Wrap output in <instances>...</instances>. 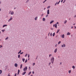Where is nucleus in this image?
Masks as SVG:
<instances>
[{
	"label": "nucleus",
	"mask_w": 76,
	"mask_h": 76,
	"mask_svg": "<svg viewBox=\"0 0 76 76\" xmlns=\"http://www.w3.org/2000/svg\"><path fill=\"white\" fill-rule=\"evenodd\" d=\"M54 58L53 57L51 58L50 59V61H51V62L52 63V64H53V62H54Z\"/></svg>",
	"instance_id": "obj_1"
},
{
	"label": "nucleus",
	"mask_w": 76,
	"mask_h": 76,
	"mask_svg": "<svg viewBox=\"0 0 76 76\" xmlns=\"http://www.w3.org/2000/svg\"><path fill=\"white\" fill-rule=\"evenodd\" d=\"M9 14H11L12 15L14 14V12L13 11H10L9 13Z\"/></svg>",
	"instance_id": "obj_2"
},
{
	"label": "nucleus",
	"mask_w": 76,
	"mask_h": 76,
	"mask_svg": "<svg viewBox=\"0 0 76 76\" xmlns=\"http://www.w3.org/2000/svg\"><path fill=\"white\" fill-rule=\"evenodd\" d=\"M27 69H28V67L27 66H26L24 68L23 70V71H26L27 70Z\"/></svg>",
	"instance_id": "obj_3"
},
{
	"label": "nucleus",
	"mask_w": 76,
	"mask_h": 76,
	"mask_svg": "<svg viewBox=\"0 0 76 76\" xmlns=\"http://www.w3.org/2000/svg\"><path fill=\"white\" fill-rule=\"evenodd\" d=\"M53 26L54 27V26H55V28H57V24H53Z\"/></svg>",
	"instance_id": "obj_4"
},
{
	"label": "nucleus",
	"mask_w": 76,
	"mask_h": 76,
	"mask_svg": "<svg viewBox=\"0 0 76 76\" xmlns=\"http://www.w3.org/2000/svg\"><path fill=\"white\" fill-rule=\"evenodd\" d=\"M13 19V18L12 17H11L10 18V19H9L8 21L9 22H10V21H11V20H12Z\"/></svg>",
	"instance_id": "obj_5"
},
{
	"label": "nucleus",
	"mask_w": 76,
	"mask_h": 76,
	"mask_svg": "<svg viewBox=\"0 0 76 76\" xmlns=\"http://www.w3.org/2000/svg\"><path fill=\"white\" fill-rule=\"evenodd\" d=\"M26 73V71L23 72L22 74V75H24Z\"/></svg>",
	"instance_id": "obj_6"
},
{
	"label": "nucleus",
	"mask_w": 76,
	"mask_h": 76,
	"mask_svg": "<svg viewBox=\"0 0 76 76\" xmlns=\"http://www.w3.org/2000/svg\"><path fill=\"white\" fill-rule=\"evenodd\" d=\"M66 47V45L64 44L62 45V47Z\"/></svg>",
	"instance_id": "obj_7"
},
{
	"label": "nucleus",
	"mask_w": 76,
	"mask_h": 76,
	"mask_svg": "<svg viewBox=\"0 0 76 76\" xmlns=\"http://www.w3.org/2000/svg\"><path fill=\"white\" fill-rule=\"evenodd\" d=\"M47 14L49 15L50 14V10H48L47 11Z\"/></svg>",
	"instance_id": "obj_8"
},
{
	"label": "nucleus",
	"mask_w": 76,
	"mask_h": 76,
	"mask_svg": "<svg viewBox=\"0 0 76 76\" xmlns=\"http://www.w3.org/2000/svg\"><path fill=\"white\" fill-rule=\"evenodd\" d=\"M57 48H56V49L55 50V51H54V53H56V52H57Z\"/></svg>",
	"instance_id": "obj_9"
},
{
	"label": "nucleus",
	"mask_w": 76,
	"mask_h": 76,
	"mask_svg": "<svg viewBox=\"0 0 76 76\" xmlns=\"http://www.w3.org/2000/svg\"><path fill=\"white\" fill-rule=\"evenodd\" d=\"M70 34H71L70 33L68 32L67 33V35H70Z\"/></svg>",
	"instance_id": "obj_10"
},
{
	"label": "nucleus",
	"mask_w": 76,
	"mask_h": 76,
	"mask_svg": "<svg viewBox=\"0 0 76 76\" xmlns=\"http://www.w3.org/2000/svg\"><path fill=\"white\" fill-rule=\"evenodd\" d=\"M15 67H18V64L15 63Z\"/></svg>",
	"instance_id": "obj_11"
},
{
	"label": "nucleus",
	"mask_w": 76,
	"mask_h": 76,
	"mask_svg": "<svg viewBox=\"0 0 76 76\" xmlns=\"http://www.w3.org/2000/svg\"><path fill=\"white\" fill-rule=\"evenodd\" d=\"M62 38H64V34H63L62 35Z\"/></svg>",
	"instance_id": "obj_12"
},
{
	"label": "nucleus",
	"mask_w": 76,
	"mask_h": 76,
	"mask_svg": "<svg viewBox=\"0 0 76 76\" xmlns=\"http://www.w3.org/2000/svg\"><path fill=\"white\" fill-rule=\"evenodd\" d=\"M7 26V25H4L3 26V27L4 28V27H5V26Z\"/></svg>",
	"instance_id": "obj_13"
},
{
	"label": "nucleus",
	"mask_w": 76,
	"mask_h": 76,
	"mask_svg": "<svg viewBox=\"0 0 76 76\" xmlns=\"http://www.w3.org/2000/svg\"><path fill=\"white\" fill-rule=\"evenodd\" d=\"M20 72V70L19 69H18V75H19V73Z\"/></svg>",
	"instance_id": "obj_14"
},
{
	"label": "nucleus",
	"mask_w": 76,
	"mask_h": 76,
	"mask_svg": "<svg viewBox=\"0 0 76 76\" xmlns=\"http://www.w3.org/2000/svg\"><path fill=\"white\" fill-rule=\"evenodd\" d=\"M54 22V20H52L50 21V24H51V23H53Z\"/></svg>",
	"instance_id": "obj_15"
},
{
	"label": "nucleus",
	"mask_w": 76,
	"mask_h": 76,
	"mask_svg": "<svg viewBox=\"0 0 76 76\" xmlns=\"http://www.w3.org/2000/svg\"><path fill=\"white\" fill-rule=\"evenodd\" d=\"M59 31H60V29H59L57 30L56 33L58 34V32H59Z\"/></svg>",
	"instance_id": "obj_16"
},
{
	"label": "nucleus",
	"mask_w": 76,
	"mask_h": 76,
	"mask_svg": "<svg viewBox=\"0 0 76 76\" xmlns=\"http://www.w3.org/2000/svg\"><path fill=\"white\" fill-rule=\"evenodd\" d=\"M72 69H75V66H72Z\"/></svg>",
	"instance_id": "obj_17"
},
{
	"label": "nucleus",
	"mask_w": 76,
	"mask_h": 76,
	"mask_svg": "<svg viewBox=\"0 0 76 76\" xmlns=\"http://www.w3.org/2000/svg\"><path fill=\"white\" fill-rule=\"evenodd\" d=\"M22 60H23V62H24V61H25V58H23Z\"/></svg>",
	"instance_id": "obj_18"
},
{
	"label": "nucleus",
	"mask_w": 76,
	"mask_h": 76,
	"mask_svg": "<svg viewBox=\"0 0 76 76\" xmlns=\"http://www.w3.org/2000/svg\"><path fill=\"white\" fill-rule=\"evenodd\" d=\"M43 21H45V18H43Z\"/></svg>",
	"instance_id": "obj_19"
},
{
	"label": "nucleus",
	"mask_w": 76,
	"mask_h": 76,
	"mask_svg": "<svg viewBox=\"0 0 76 76\" xmlns=\"http://www.w3.org/2000/svg\"><path fill=\"white\" fill-rule=\"evenodd\" d=\"M66 22H67V20H66L64 22V24H66Z\"/></svg>",
	"instance_id": "obj_20"
},
{
	"label": "nucleus",
	"mask_w": 76,
	"mask_h": 76,
	"mask_svg": "<svg viewBox=\"0 0 76 76\" xmlns=\"http://www.w3.org/2000/svg\"><path fill=\"white\" fill-rule=\"evenodd\" d=\"M37 18L38 17H36L34 19L35 20H37Z\"/></svg>",
	"instance_id": "obj_21"
},
{
	"label": "nucleus",
	"mask_w": 76,
	"mask_h": 76,
	"mask_svg": "<svg viewBox=\"0 0 76 76\" xmlns=\"http://www.w3.org/2000/svg\"><path fill=\"white\" fill-rule=\"evenodd\" d=\"M31 72H29L28 73V75H30V74H31Z\"/></svg>",
	"instance_id": "obj_22"
},
{
	"label": "nucleus",
	"mask_w": 76,
	"mask_h": 76,
	"mask_svg": "<svg viewBox=\"0 0 76 76\" xmlns=\"http://www.w3.org/2000/svg\"><path fill=\"white\" fill-rule=\"evenodd\" d=\"M18 58H20V55H19V54L18 55Z\"/></svg>",
	"instance_id": "obj_23"
},
{
	"label": "nucleus",
	"mask_w": 76,
	"mask_h": 76,
	"mask_svg": "<svg viewBox=\"0 0 76 76\" xmlns=\"http://www.w3.org/2000/svg\"><path fill=\"white\" fill-rule=\"evenodd\" d=\"M22 64H21L20 65V69H22Z\"/></svg>",
	"instance_id": "obj_24"
},
{
	"label": "nucleus",
	"mask_w": 76,
	"mask_h": 76,
	"mask_svg": "<svg viewBox=\"0 0 76 76\" xmlns=\"http://www.w3.org/2000/svg\"><path fill=\"white\" fill-rule=\"evenodd\" d=\"M55 35V33H54L53 34V37H54Z\"/></svg>",
	"instance_id": "obj_25"
},
{
	"label": "nucleus",
	"mask_w": 76,
	"mask_h": 76,
	"mask_svg": "<svg viewBox=\"0 0 76 76\" xmlns=\"http://www.w3.org/2000/svg\"><path fill=\"white\" fill-rule=\"evenodd\" d=\"M21 50H20V51L18 53V54H20V53H21Z\"/></svg>",
	"instance_id": "obj_26"
},
{
	"label": "nucleus",
	"mask_w": 76,
	"mask_h": 76,
	"mask_svg": "<svg viewBox=\"0 0 76 76\" xmlns=\"http://www.w3.org/2000/svg\"><path fill=\"white\" fill-rule=\"evenodd\" d=\"M71 70H69L68 71L69 72V73H71Z\"/></svg>",
	"instance_id": "obj_27"
},
{
	"label": "nucleus",
	"mask_w": 76,
	"mask_h": 76,
	"mask_svg": "<svg viewBox=\"0 0 76 76\" xmlns=\"http://www.w3.org/2000/svg\"><path fill=\"white\" fill-rule=\"evenodd\" d=\"M61 41H59L58 43V44L59 45L60 43H61Z\"/></svg>",
	"instance_id": "obj_28"
},
{
	"label": "nucleus",
	"mask_w": 76,
	"mask_h": 76,
	"mask_svg": "<svg viewBox=\"0 0 76 76\" xmlns=\"http://www.w3.org/2000/svg\"><path fill=\"white\" fill-rule=\"evenodd\" d=\"M1 73H2V71L0 70V74H1Z\"/></svg>",
	"instance_id": "obj_29"
},
{
	"label": "nucleus",
	"mask_w": 76,
	"mask_h": 76,
	"mask_svg": "<svg viewBox=\"0 0 76 76\" xmlns=\"http://www.w3.org/2000/svg\"><path fill=\"white\" fill-rule=\"evenodd\" d=\"M47 0H45V1H43V3H45V2H46V1H47Z\"/></svg>",
	"instance_id": "obj_30"
},
{
	"label": "nucleus",
	"mask_w": 76,
	"mask_h": 76,
	"mask_svg": "<svg viewBox=\"0 0 76 76\" xmlns=\"http://www.w3.org/2000/svg\"><path fill=\"white\" fill-rule=\"evenodd\" d=\"M27 61H28V60L27 59H26L25 61V63H27Z\"/></svg>",
	"instance_id": "obj_31"
},
{
	"label": "nucleus",
	"mask_w": 76,
	"mask_h": 76,
	"mask_svg": "<svg viewBox=\"0 0 76 76\" xmlns=\"http://www.w3.org/2000/svg\"><path fill=\"white\" fill-rule=\"evenodd\" d=\"M60 1H59V2L57 3V4H58L60 3Z\"/></svg>",
	"instance_id": "obj_32"
},
{
	"label": "nucleus",
	"mask_w": 76,
	"mask_h": 76,
	"mask_svg": "<svg viewBox=\"0 0 76 76\" xmlns=\"http://www.w3.org/2000/svg\"><path fill=\"white\" fill-rule=\"evenodd\" d=\"M50 6H48V7H47V9H49V8H50Z\"/></svg>",
	"instance_id": "obj_33"
},
{
	"label": "nucleus",
	"mask_w": 76,
	"mask_h": 76,
	"mask_svg": "<svg viewBox=\"0 0 76 76\" xmlns=\"http://www.w3.org/2000/svg\"><path fill=\"white\" fill-rule=\"evenodd\" d=\"M52 56V55L51 54H50L49 56V57H50V56Z\"/></svg>",
	"instance_id": "obj_34"
},
{
	"label": "nucleus",
	"mask_w": 76,
	"mask_h": 76,
	"mask_svg": "<svg viewBox=\"0 0 76 76\" xmlns=\"http://www.w3.org/2000/svg\"><path fill=\"white\" fill-rule=\"evenodd\" d=\"M35 63H33V66H35Z\"/></svg>",
	"instance_id": "obj_35"
},
{
	"label": "nucleus",
	"mask_w": 76,
	"mask_h": 76,
	"mask_svg": "<svg viewBox=\"0 0 76 76\" xmlns=\"http://www.w3.org/2000/svg\"><path fill=\"white\" fill-rule=\"evenodd\" d=\"M5 31V30H2V31L3 32H4Z\"/></svg>",
	"instance_id": "obj_36"
},
{
	"label": "nucleus",
	"mask_w": 76,
	"mask_h": 76,
	"mask_svg": "<svg viewBox=\"0 0 76 76\" xmlns=\"http://www.w3.org/2000/svg\"><path fill=\"white\" fill-rule=\"evenodd\" d=\"M7 39H8V37H7L6 38H5V40H7Z\"/></svg>",
	"instance_id": "obj_37"
},
{
	"label": "nucleus",
	"mask_w": 76,
	"mask_h": 76,
	"mask_svg": "<svg viewBox=\"0 0 76 76\" xmlns=\"http://www.w3.org/2000/svg\"><path fill=\"white\" fill-rule=\"evenodd\" d=\"M27 56H28V54H26V55H25V57H27Z\"/></svg>",
	"instance_id": "obj_38"
},
{
	"label": "nucleus",
	"mask_w": 76,
	"mask_h": 76,
	"mask_svg": "<svg viewBox=\"0 0 76 76\" xmlns=\"http://www.w3.org/2000/svg\"><path fill=\"white\" fill-rule=\"evenodd\" d=\"M48 15L47 14L46 16V18H47V17H48Z\"/></svg>",
	"instance_id": "obj_39"
},
{
	"label": "nucleus",
	"mask_w": 76,
	"mask_h": 76,
	"mask_svg": "<svg viewBox=\"0 0 76 76\" xmlns=\"http://www.w3.org/2000/svg\"><path fill=\"white\" fill-rule=\"evenodd\" d=\"M57 2H56V3L55 4V6H56V5H57Z\"/></svg>",
	"instance_id": "obj_40"
},
{
	"label": "nucleus",
	"mask_w": 76,
	"mask_h": 76,
	"mask_svg": "<svg viewBox=\"0 0 76 76\" xmlns=\"http://www.w3.org/2000/svg\"><path fill=\"white\" fill-rule=\"evenodd\" d=\"M50 36H51V37H52V33H51L50 34Z\"/></svg>",
	"instance_id": "obj_41"
},
{
	"label": "nucleus",
	"mask_w": 76,
	"mask_h": 76,
	"mask_svg": "<svg viewBox=\"0 0 76 76\" xmlns=\"http://www.w3.org/2000/svg\"><path fill=\"white\" fill-rule=\"evenodd\" d=\"M1 47H2V45H0V48H1Z\"/></svg>",
	"instance_id": "obj_42"
},
{
	"label": "nucleus",
	"mask_w": 76,
	"mask_h": 76,
	"mask_svg": "<svg viewBox=\"0 0 76 76\" xmlns=\"http://www.w3.org/2000/svg\"><path fill=\"white\" fill-rule=\"evenodd\" d=\"M29 2V0H27V1H26V3H28V2Z\"/></svg>",
	"instance_id": "obj_43"
},
{
	"label": "nucleus",
	"mask_w": 76,
	"mask_h": 76,
	"mask_svg": "<svg viewBox=\"0 0 76 76\" xmlns=\"http://www.w3.org/2000/svg\"><path fill=\"white\" fill-rule=\"evenodd\" d=\"M51 64V62H50L49 64V66H50Z\"/></svg>",
	"instance_id": "obj_44"
},
{
	"label": "nucleus",
	"mask_w": 76,
	"mask_h": 76,
	"mask_svg": "<svg viewBox=\"0 0 76 76\" xmlns=\"http://www.w3.org/2000/svg\"><path fill=\"white\" fill-rule=\"evenodd\" d=\"M55 47H57V44H56L55 45Z\"/></svg>",
	"instance_id": "obj_45"
},
{
	"label": "nucleus",
	"mask_w": 76,
	"mask_h": 76,
	"mask_svg": "<svg viewBox=\"0 0 76 76\" xmlns=\"http://www.w3.org/2000/svg\"><path fill=\"white\" fill-rule=\"evenodd\" d=\"M29 54H28V58H29Z\"/></svg>",
	"instance_id": "obj_46"
},
{
	"label": "nucleus",
	"mask_w": 76,
	"mask_h": 76,
	"mask_svg": "<svg viewBox=\"0 0 76 76\" xmlns=\"http://www.w3.org/2000/svg\"><path fill=\"white\" fill-rule=\"evenodd\" d=\"M73 26H72L71 27V29H73Z\"/></svg>",
	"instance_id": "obj_47"
},
{
	"label": "nucleus",
	"mask_w": 76,
	"mask_h": 76,
	"mask_svg": "<svg viewBox=\"0 0 76 76\" xmlns=\"http://www.w3.org/2000/svg\"><path fill=\"white\" fill-rule=\"evenodd\" d=\"M16 75H17V74L16 73L15 74L14 76H16Z\"/></svg>",
	"instance_id": "obj_48"
},
{
	"label": "nucleus",
	"mask_w": 76,
	"mask_h": 76,
	"mask_svg": "<svg viewBox=\"0 0 76 76\" xmlns=\"http://www.w3.org/2000/svg\"><path fill=\"white\" fill-rule=\"evenodd\" d=\"M23 52H22L20 53V54H23Z\"/></svg>",
	"instance_id": "obj_49"
},
{
	"label": "nucleus",
	"mask_w": 76,
	"mask_h": 76,
	"mask_svg": "<svg viewBox=\"0 0 76 76\" xmlns=\"http://www.w3.org/2000/svg\"><path fill=\"white\" fill-rule=\"evenodd\" d=\"M65 1H66L64 0V2H63V3H64Z\"/></svg>",
	"instance_id": "obj_50"
},
{
	"label": "nucleus",
	"mask_w": 76,
	"mask_h": 76,
	"mask_svg": "<svg viewBox=\"0 0 76 76\" xmlns=\"http://www.w3.org/2000/svg\"><path fill=\"white\" fill-rule=\"evenodd\" d=\"M59 24V23H58V22H57L56 24Z\"/></svg>",
	"instance_id": "obj_51"
},
{
	"label": "nucleus",
	"mask_w": 76,
	"mask_h": 76,
	"mask_svg": "<svg viewBox=\"0 0 76 76\" xmlns=\"http://www.w3.org/2000/svg\"><path fill=\"white\" fill-rule=\"evenodd\" d=\"M32 73L33 74H34V71L32 72Z\"/></svg>",
	"instance_id": "obj_52"
},
{
	"label": "nucleus",
	"mask_w": 76,
	"mask_h": 76,
	"mask_svg": "<svg viewBox=\"0 0 76 76\" xmlns=\"http://www.w3.org/2000/svg\"><path fill=\"white\" fill-rule=\"evenodd\" d=\"M63 0H61V3H62V2H63Z\"/></svg>",
	"instance_id": "obj_53"
},
{
	"label": "nucleus",
	"mask_w": 76,
	"mask_h": 76,
	"mask_svg": "<svg viewBox=\"0 0 76 76\" xmlns=\"http://www.w3.org/2000/svg\"><path fill=\"white\" fill-rule=\"evenodd\" d=\"M74 27L75 29H76V26H74Z\"/></svg>",
	"instance_id": "obj_54"
},
{
	"label": "nucleus",
	"mask_w": 76,
	"mask_h": 76,
	"mask_svg": "<svg viewBox=\"0 0 76 76\" xmlns=\"http://www.w3.org/2000/svg\"><path fill=\"white\" fill-rule=\"evenodd\" d=\"M50 33H49V34H48V36H49V35H50Z\"/></svg>",
	"instance_id": "obj_55"
},
{
	"label": "nucleus",
	"mask_w": 76,
	"mask_h": 76,
	"mask_svg": "<svg viewBox=\"0 0 76 76\" xmlns=\"http://www.w3.org/2000/svg\"><path fill=\"white\" fill-rule=\"evenodd\" d=\"M29 69H31V67H30V66H29Z\"/></svg>",
	"instance_id": "obj_56"
},
{
	"label": "nucleus",
	"mask_w": 76,
	"mask_h": 76,
	"mask_svg": "<svg viewBox=\"0 0 76 76\" xmlns=\"http://www.w3.org/2000/svg\"><path fill=\"white\" fill-rule=\"evenodd\" d=\"M73 25H75V23L73 24Z\"/></svg>",
	"instance_id": "obj_57"
},
{
	"label": "nucleus",
	"mask_w": 76,
	"mask_h": 76,
	"mask_svg": "<svg viewBox=\"0 0 76 76\" xmlns=\"http://www.w3.org/2000/svg\"><path fill=\"white\" fill-rule=\"evenodd\" d=\"M28 60H29V58L28 59Z\"/></svg>",
	"instance_id": "obj_58"
},
{
	"label": "nucleus",
	"mask_w": 76,
	"mask_h": 76,
	"mask_svg": "<svg viewBox=\"0 0 76 76\" xmlns=\"http://www.w3.org/2000/svg\"><path fill=\"white\" fill-rule=\"evenodd\" d=\"M30 76H33L32 75H31Z\"/></svg>",
	"instance_id": "obj_59"
},
{
	"label": "nucleus",
	"mask_w": 76,
	"mask_h": 76,
	"mask_svg": "<svg viewBox=\"0 0 76 76\" xmlns=\"http://www.w3.org/2000/svg\"><path fill=\"white\" fill-rule=\"evenodd\" d=\"M61 64V62L60 63V64Z\"/></svg>",
	"instance_id": "obj_60"
},
{
	"label": "nucleus",
	"mask_w": 76,
	"mask_h": 76,
	"mask_svg": "<svg viewBox=\"0 0 76 76\" xmlns=\"http://www.w3.org/2000/svg\"><path fill=\"white\" fill-rule=\"evenodd\" d=\"M1 34V31H0V34Z\"/></svg>",
	"instance_id": "obj_61"
},
{
	"label": "nucleus",
	"mask_w": 76,
	"mask_h": 76,
	"mask_svg": "<svg viewBox=\"0 0 76 76\" xmlns=\"http://www.w3.org/2000/svg\"><path fill=\"white\" fill-rule=\"evenodd\" d=\"M58 57V58H60V56H59Z\"/></svg>",
	"instance_id": "obj_62"
},
{
	"label": "nucleus",
	"mask_w": 76,
	"mask_h": 76,
	"mask_svg": "<svg viewBox=\"0 0 76 76\" xmlns=\"http://www.w3.org/2000/svg\"><path fill=\"white\" fill-rule=\"evenodd\" d=\"M45 8L44 9V10H45Z\"/></svg>",
	"instance_id": "obj_63"
},
{
	"label": "nucleus",
	"mask_w": 76,
	"mask_h": 76,
	"mask_svg": "<svg viewBox=\"0 0 76 76\" xmlns=\"http://www.w3.org/2000/svg\"><path fill=\"white\" fill-rule=\"evenodd\" d=\"M0 11H1V9H0Z\"/></svg>",
	"instance_id": "obj_64"
}]
</instances>
